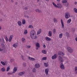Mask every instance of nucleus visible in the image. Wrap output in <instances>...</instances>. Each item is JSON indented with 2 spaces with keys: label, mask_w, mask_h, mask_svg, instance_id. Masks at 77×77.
<instances>
[{
  "label": "nucleus",
  "mask_w": 77,
  "mask_h": 77,
  "mask_svg": "<svg viewBox=\"0 0 77 77\" xmlns=\"http://www.w3.org/2000/svg\"><path fill=\"white\" fill-rule=\"evenodd\" d=\"M57 2H60V0H57Z\"/></svg>",
  "instance_id": "nucleus-60"
},
{
  "label": "nucleus",
  "mask_w": 77,
  "mask_h": 77,
  "mask_svg": "<svg viewBox=\"0 0 77 77\" xmlns=\"http://www.w3.org/2000/svg\"><path fill=\"white\" fill-rule=\"evenodd\" d=\"M62 7V6L61 4H60L59 3H57V8H59V9H61Z\"/></svg>",
  "instance_id": "nucleus-4"
},
{
  "label": "nucleus",
  "mask_w": 77,
  "mask_h": 77,
  "mask_svg": "<svg viewBox=\"0 0 77 77\" xmlns=\"http://www.w3.org/2000/svg\"><path fill=\"white\" fill-rule=\"evenodd\" d=\"M66 36L67 37V38L69 37V33H68V32H66Z\"/></svg>",
  "instance_id": "nucleus-25"
},
{
  "label": "nucleus",
  "mask_w": 77,
  "mask_h": 77,
  "mask_svg": "<svg viewBox=\"0 0 77 77\" xmlns=\"http://www.w3.org/2000/svg\"><path fill=\"white\" fill-rule=\"evenodd\" d=\"M17 71V68L16 67H15L14 69V70L13 73H14Z\"/></svg>",
  "instance_id": "nucleus-15"
},
{
  "label": "nucleus",
  "mask_w": 77,
  "mask_h": 77,
  "mask_svg": "<svg viewBox=\"0 0 77 77\" xmlns=\"http://www.w3.org/2000/svg\"><path fill=\"white\" fill-rule=\"evenodd\" d=\"M58 59L59 61H60V62H63V59H62V57L60 56H59L58 57Z\"/></svg>",
  "instance_id": "nucleus-3"
},
{
  "label": "nucleus",
  "mask_w": 77,
  "mask_h": 77,
  "mask_svg": "<svg viewBox=\"0 0 77 77\" xmlns=\"http://www.w3.org/2000/svg\"><path fill=\"white\" fill-rule=\"evenodd\" d=\"M36 50H38V48L37 47L36 48Z\"/></svg>",
  "instance_id": "nucleus-62"
},
{
  "label": "nucleus",
  "mask_w": 77,
  "mask_h": 77,
  "mask_svg": "<svg viewBox=\"0 0 77 77\" xmlns=\"http://www.w3.org/2000/svg\"><path fill=\"white\" fill-rule=\"evenodd\" d=\"M2 71L3 72H4V71H5V67H3L2 68Z\"/></svg>",
  "instance_id": "nucleus-28"
},
{
  "label": "nucleus",
  "mask_w": 77,
  "mask_h": 77,
  "mask_svg": "<svg viewBox=\"0 0 77 77\" xmlns=\"http://www.w3.org/2000/svg\"><path fill=\"white\" fill-rule=\"evenodd\" d=\"M2 29V27H1V26H0V30H1Z\"/></svg>",
  "instance_id": "nucleus-64"
},
{
  "label": "nucleus",
  "mask_w": 77,
  "mask_h": 77,
  "mask_svg": "<svg viewBox=\"0 0 77 77\" xmlns=\"http://www.w3.org/2000/svg\"><path fill=\"white\" fill-rule=\"evenodd\" d=\"M48 35L49 36H52V32L51 31H49Z\"/></svg>",
  "instance_id": "nucleus-14"
},
{
  "label": "nucleus",
  "mask_w": 77,
  "mask_h": 77,
  "mask_svg": "<svg viewBox=\"0 0 77 77\" xmlns=\"http://www.w3.org/2000/svg\"><path fill=\"white\" fill-rule=\"evenodd\" d=\"M44 64L45 67H47V66H48V63H44Z\"/></svg>",
  "instance_id": "nucleus-23"
},
{
  "label": "nucleus",
  "mask_w": 77,
  "mask_h": 77,
  "mask_svg": "<svg viewBox=\"0 0 77 77\" xmlns=\"http://www.w3.org/2000/svg\"><path fill=\"white\" fill-rule=\"evenodd\" d=\"M11 61H14V59H11Z\"/></svg>",
  "instance_id": "nucleus-56"
},
{
  "label": "nucleus",
  "mask_w": 77,
  "mask_h": 77,
  "mask_svg": "<svg viewBox=\"0 0 77 77\" xmlns=\"http://www.w3.org/2000/svg\"><path fill=\"white\" fill-rule=\"evenodd\" d=\"M65 16L66 18V19H68V18H69L70 17V15H69V14L67 13H66L65 14Z\"/></svg>",
  "instance_id": "nucleus-5"
},
{
  "label": "nucleus",
  "mask_w": 77,
  "mask_h": 77,
  "mask_svg": "<svg viewBox=\"0 0 77 77\" xmlns=\"http://www.w3.org/2000/svg\"><path fill=\"white\" fill-rule=\"evenodd\" d=\"M63 36V34H62V33H61L59 35V37L60 38H62Z\"/></svg>",
  "instance_id": "nucleus-26"
},
{
  "label": "nucleus",
  "mask_w": 77,
  "mask_h": 77,
  "mask_svg": "<svg viewBox=\"0 0 77 77\" xmlns=\"http://www.w3.org/2000/svg\"><path fill=\"white\" fill-rule=\"evenodd\" d=\"M75 74H77V66L75 67Z\"/></svg>",
  "instance_id": "nucleus-27"
},
{
  "label": "nucleus",
  "mask_w": 77,
  "mask_h": 77,
  "mask_svg": "<svg viewBox=\"0 0 77 77\" xmlns=\"http://www.w3.org/2000/svg\"><path fill=\"white\" fill-rule=\"evenodd\" d=\"M13 36H14L12 35H10L9 40V42H11V41H12V38H13Z\"/></svg>",
  "instance_id": "nucleus-11"
},
{
  "label": "nucleus",
  "mask_w": 77,
  "mask_h": 77,
  "mask_svg": "<svg viewBox=\"0 0 77 77\" xmlns=\"http://www.w3.org/2000/svg\"><path fill=\"white\" fill-rule=\"evenodd\" d=\"M26 17L28 18H29V16H26Z\"/></svg>",
  "instance_id": "nucleus-59"
},
{
  "label": "nucleus",
  "mask_w": 77,
  "mask_h": 77,
  "mask_svg": "<svg viewBox=\"0 0 77 77\" xmlns=\"http://www.w3.org/2000/svg\"><path fill=\"white\" fill-rule=\"evenodd\" d=\"M25 74V72H20L19 73V75L21 76V75H23L24 74Z\"/></svg>",
  "instance_id": "nucleus-12"
},
{
  "label": "nucleus",
  "mask_w": 77,
  "mask_h": 77,
  "mask_svg": "<svg viewBox=\"0 0 77 77\" xmlns=\"http://www.w3.org/2000/svg\"><path fill=\"white\" fill-rule=\"evenodd\" d=\"M32 57H28V59L31 60H32Z\"/></svg>",
  "instance_id": "nucleus-45"
},
{
  "label": "nucleus",
  "mask_w": 77,
  "mask_h": 77,
  "mask_svg": "<svg viewBox=\"0 0 77 77\" xmlns=\"http://www.w3.org/2000/svg\"><path fill=\"white\" fill-rule=\"evenodd\" d=\"M2 19H0V22H2Z\"/></svg>",
  "instance_id": "nucleus-54"
},
{
  "label": "nucleus",
  "mask_w": 77,
  "mask_h": 77,
  "mask_svg": "<svg viewBox=\"0 0 77 77\" xmlns=\"http://www.w3.org/2000/svg\"><path fill=\"white\" fill-rule=\"evenodd\" d=\"M13 46L15 48H17L18 46V43H16L15 44H14L13 45Z\"/></svg>",
  "instance_id": "nucleus-17"
},
{
  "label": "nucleus",
  "mask_w": 77,
  "mask_h": 77,
  "mask_svg": "<svg viewBox=\"0 0 77 77\" xmlns=\"http://www.w3.org/2000/svg\"><path fill=\"white\" fill-rule=\"evenodd\" d=\"M29 28H31L32 27V26L30 25L29 26Z\"/></svg>",
  "instance_id": "nucleus-46"
},
{
  "label": "nucleus",
  "mask_w": 77,
  "mask_h": 77,
  "mask_svg": "<svg viewBox=\"0 0 77 77\" xmlns=\"http://www.w3.org/2000/svg\"><path fill=\"white\" fill-rule=\"evenodd\" d=\"M43 47H44V48H45L46 47V46H45V45H43Z\"/></svg>",
  "instance_id": "nucleus-51"
},
{
  "label": "nucleus",
  "mask_w": 77,
  "mask_h": 77,
  "mask_svg": "<svg viewBox=\"0 0 77 77\" xmlns=\"http://www.w3.org/2000/svg\"><path fill=\"white\" fill-rule=\"evenodd\" d=\"M71 19H69V20H67V23H71Z\"/></svg>",
  "instance_id": "nucleus-30"
},
{
  "label": "nucleus",
  "mask_w": 77,
  "mask_h": 77,
  "mask_svg": "<svg viewBox=\"0 0 77 77\" xmlns=\"http://www.w3.org/2000/svg\"><path fill=\"white\" fill-rule=\"evenodd\" d=\"M5 39L6 41V42H8V38L7 37H5Z\"/></svg>",
  "instance_id": "nucleus-35"
},
{
  "label": "nucleus",
  "mask_w": 77,
  "mask_h": 77,
  "mask_svg": "<svg viewBox=\"0 0 77 77\" xmlns=\"http://www.w3.org/2000/svg\"><path fill=\"white\" fill-rule=\"evenodd\" d=\"M32 71L34 72H36V70H35V69H33L32 70Z\"/></svg>",
  "instance_id": "nucleus-42"
},
{
  "label": "nucleus",
  "mask_w": 77,
  "mask_h": 77,
  "mask_svg": "<svg viewBox=\"0 0 77 77\" xmlns=\"http://www.w3.org/2000/svg\"><path fill=\"white\" fill-rule=\"evenodd\" d=\"M3 47H5V45H4V44H3Z\"/></svg>",
  "instance_id": "nucleus-63"
},
{
  "label": "nucleus",
  "mask_w": 77,
  "mask_h": 77,
  "mask_svg": "<svg viewBox=\"0 0 77 77\" xmlns=\"http://www.w3.org/2000/svg\"><path fill=\"white\" fill-rule=\"evenodd\" d=\"M25 10H27V9H28V8L26 7L25 8Z\"/></svg>",
  "instance_id": "nucleus-49"
},
{
  "label": "nucleus",
  "mask_w": 77,
  "mask_h": 77,
  "mask_svg": "<svg viewBox=\"0 0 77 77\" xmlns=\"http://www.w3.org/2000/svg\"><path fill=\"white\" fill-rule=\"evenodd\" d=\"M75 5H76L77 4V2H75L74 3Z\"/></svg>",
  "instance_id": "nucleus-58"
},
{
  "label": "nucleus",
  "mask_w": 77,
  "mask_h": 77,
  "mask_svg": "<svg viewBox=\"0 0 77 77\" xmlns=\"http://www.w3.org/2000/svg\"><path fill=\"white\" fill-rule=\"evenodd\" d=\"M42 32V29H39L38 31L37 32V34L38 35H39V34H40L41 33V32Z\"/></svg>",
  "instance_id": "nucleus-16"
},
{
  "label": "nucleus",
  "mask_w": 77,
  "mask_h": 77,
  "mask_svg": "<svg viewBox=\"0 0 77 77\" xmlns=\"http://www.w3.org/2000/svg\"><path fill=\"white\" fill-rule=\"evenodd\" d=\"M38 12L40 13V12H41V10H38Z\"/></svg>",
  "instance_id": "nucleus-52"
},
{
  "label": "nucleus",
  "mask_w": 77,
  "mask_h": 77,
  "mask_svg": "<svg viewBox=\"0 0 77 77\" xmlns=\"http://www.w3.org/2000/svg\"><path fill=\"white\" fill-rule=\"evenodd\" d=\"M52 4L53 5H54V7H55V8H57V5H56L53 2H52Z\"/></svg>",
  "instance_id": "nucleus-31"
},
{
  "label": "nucleus",
  "mask_w": 77,
  "mask_h": 77,
  "mask_svg": "<svg viewBox=\"0 0 77 77\" xmlns=\"http://www.w3.org/2000/svg\"><path fill=\"white\" fill-rule=\"evenodd\" d=\"M42 52L43 54H47V51L45 50H43L42 51Z\"/></svg>",
  "instance_id": "nucleus-20"
},
{
  "label": "nucleus",
  "mask_w": 77,
  "mask_h": 77,
  "mask_svg": "<svg viewBox=\"0 0 77 77\" xmlns=\"http://www.w3.org/2000/svg\"><path fill=\"white\" fill-rule=\"evenodd\" d=\"M38 11H39V9H36L35 10V11L36 12H38Z\"/></svg>",
  "instance_id": "nucleus-48"
},
{
  "label": "nucleus",
  "mask_w": 77,
  "mask_h": 77,
  "mask_svg": "<svg viewBox=\"0 0 77 77\" xmlns=\"http://www.w3.org/2000/svg\"><path fill=\"white\" fill-rule=\"evenodd\" d=\"M27 33V30H25L24 31V34L25 35H26Z\"/></svg>",
  "instance_id": "nucleus-33"
},
{
  "label": "nucleus",
  "mask_w": 77,
  "mask_h": 77,
  "mask_svg": "<svg viewBox=\"0 0 77 77\" xmlns=\"http://www.w3.org/2000/svg\"><path fill=\"white\" fill-rule=\"evenodd\" d=\"M64 2L65 3H66V2H67V1H65V0L64 1Z\"/></svg>",
  "instance_id": "nucleus-53"
},
{
  "label": "nucleus",
  "mask_w": 77,
  "mask_h": 77,
  "mask_svg": "<svg viewBox=\"0 0 77 77\" xmlns=\"http://www.w3.org/2000/svg\"><path fill=\"white\" fill-rule=\"evenodd\" d=\"M22 39V41H24L25 40V39L24 38H23Z\"/></svg>",
  "instance_id": "nucleus-47"
},
{
  "label": "nucleus",
  "mask_w": 77,
  "mask_h": 77,
  "mask_svg": "<svg viewBox=\"0 0 77 77\" xmlns=\"http://www.w3.org/2000/svg\"><path fill=\"white\" fill-rule=\"evenodd\" d=\"M49 70V69H48V68H46L45 69V72L46 75H48V74Z\"/></svg>",
  "instance_id": "nucleus-8"
},
{
  "label": "nucleus",
  "mask_w": 77,
  "mask_h": 77,
  "mask_svg": "<svg viewBox=\"0 0 77 77\" xmlns=\"http://www.w3.org/2000/svg\"><path fill=\"white\" fill-rule=\"evenodd\" d=\"M35 45L36 47H38V48H39V47H40V44H39V43H37Z\"/></svg>",
  "instance_id": "nucleus-18"
},
{
  "label": "nucleus",
  "mask_w": 77,
  "mask_h": 77,
  "mask_svg": "<svg viewBox=\"0 0 77 77\" xmlns=\"http://www.w3.org/2000/svg\"><path fill=\"white\" fill-rule=\"evenodd\" d=\"M61 54H62V51H60L58 53V55L61 56Z\"/></svg>",
  "instance_id": "nucleus-34"
},
{
  "label": "nucleus",
  "mask_w": 77,
  "mask_h": 77,
  "mask_svg": "<svg viewBox=\"0 0 77 77\" xmlns=\"http://www.w3.org/2000/svg\"><path fill=\"white\" fill-rule=\"evenodd\" d=\"M61 54H62V56H63L65 55V54L64 53L62 52Z\"/></svg>",
  "instance_id": "nucleus-44"
},
{
  "label": "nucleus",
  "mask_w": 77,
  "mask_h": 77,
  "mask_svg": "<svg viewBox=\"0 0 77 77\" xmlns=\"http://www.w3.org/2000/svg\"><path fill=\"white\" fill-rule=\"evenodd\" d=\"M1 63L4 66H5V65H7L6 63H5V62H4L2 61H1Z\"/></svg>",
  "instance_id": "nucleus-19"
},
{
  "label": "nucleus",
  "mask_w": 77,
  "mask_h": 77,
  "mask_svg": "<svg viewBox=\"0 0 77 77\" xmlns=\"http://www.w3.org/2000/svg\"><path fill=\"white\" fill-rule=\"evenodd\" d=\"M3 49L0 48V51H2Z\"/></svg>",
  "instance_id": "nucleus-50"
},
{
  "label": "nucleus",
  "mask_w": 77,
  "mask_h": 77,
  "mask_svg": "<svg viewBox=\"0 0 77 77\" xmlns=\"http://www.w3.org/2000/svg\"><path fill=\"white\" fill-rule=\"evenodd\" d=\"M62 3H64V1H62Z\"/></svg>",
  "instance_id": "nucleus-57"
},
{
  "label": "nucleus",
  "mask_w": 77,
  "mask_h": 77,
  "mask_svg": "<svg viewBox=\"0 0 77 77\" xmlns=\"http://www.w3.org/2000/svg\"><path fill=\"white\" fill-rule=\"evenodd\" d=\"M54 22H56L57 21V19H56V18H54Z\"/></svg>",
  "instance_id": "nucleus-40"
},
{
  "label": "nucleus",
  "mask_w": 77,
  "mask_h": 77,
  "mask_svg": "<svg viewBox=\"0 0 77 77\" xmlns=\"http://www.w3.org/2000/svg\"><path fill=\"white\" fill-rule=\"evenodd\" d=\"M42 60H47V57H43L42 58Z\"/></svg>",
  "instance_id": "nucleus-24"
},
{
  "label": "nucleus",
  "mask_w": 77,
  "mask_h": 77,
  "mask_svg": "<svg viewBox=\"0 0 77 77\" xmlns=\"http://www.w3.org/2000/svg\"><path fill=\"white\" fill-rule=\"evenodd\" d=\"M31 47V46H29V45L27 46L26 48H30Z\"/></svg>",
  "instance_id": "nucleus-38"
},
{
  "label": "nucleus",
  "mask_w": 77,
  "mask_h": 77,
  "mask_svg": "<svg viewBox=\"0 0 77 77\" xmlns=\"http://www.w3.org/2000/svg\"><path fill=\"white\" fill-rule=\"evenodd\" d=\"M7 74L8 75H12V73L8 72Z\"/></svg>",
  "instance_id": "nucleus-37"
},
{
  "label": "nucleus",
  "mask_w": 77,
  "mask_h": 77,
  "mask_svg": "<svg viewBox=\"0 0 77 77\" xmlns=\"http://www.w3.org/2000/svg\"><path fill=\"white\" fill-rule=\"evenodd\" d=\"M69 5V4L68 3H67V5H66V7H67V9H68V5Z\"/></svg>",
  "instance_id": "nucleus-41"
},
{
  "label": "nucleus",
  "mask_w": 77,
  "mask_h": 77,
  "mask_svg": "<svg viewBox=\"0 0 77 77\" xmlns=\"http://www.w3.org/2000/svg\"><path fill=\"white\" fill-rule=\"evenodd\" d=\"M74 11L75 13H77V9L76 8H74Z\"/></svg>",
  "instance_id": "nucleus-32"
},
{
  "label": "nucleus",
  "mask_w": 77,
  "mask_h": 77,
  "mask_svg": "<svg viewBox=\"0 0 77 77\" xmlns=\"http://www.w3.org/2000/svg\"><path fill=\"white\" fill-rule=\"evenodd\" d=\"M31 60H35V59L32 57Z\"/></svg>",
  "instance_id": "nucleus-43"
},
{
  "label": "nucleus",
  "mask_w": 77,
  "mask_h": 77,
  "mask_svg": "<svg viewBox=\"0 0 77 77\" xmlns=\"http://www.w3.org/2000/svg\"><path fill=\"white\" fill-rule=\"evenodd\" d=\"M67 50L68 52H69V53H72L73 52L72 49L70 47H68L67 48Z\"/></svg>",
  "instance_id": "nucleus-2"
},
{
  "label": "nucleus",
  "mask_w": 77,
  "mask_h": 77,
  "mask_svg": "<svg viewBox=\"0 0 77 77\" xmlns=\"http://www.w3.org/2000/svg\"><path fill=\"white\" fill-rule=\"evenodd\" d=\"M40 67V65L39 64L37 63L35 65V68H39Z\"/></svg>",
  "instance_id": "nucleus-7"
},
{
  "label": "nucleus",
  "mask_w": 77,
  "mask_h": 77,
  "mask_svg": "<svg viewBox=\"0 0 77 77\" xmlns=\"http://www.w3.org/2000/svg\"><path fill=\"white\" fill-rule=\"evenodd\" d=\"M22 24H26V20L24 19L22 20Z\"/></svg>",
  "instance_id": "nucleus-21"
},
{
  "label": "nucleus",
  "mask_w": 77,
  "mask_h": 77,
  "mask_svg": "<svg viewBox=\"0 0 77 77\" xmlns=\"http://www.w3.org/2000/svg\"><path fill=\"white\" fill-rule=\"evenodd\" d=\"M23 60H24V58H23V56H21Z\"/></svg>",
  "instance_id": "nucleus-55"
},
{
  "label": "nucleus",
  "mask_w": 77,
  "mask_h": 77,
  "mask_svg": "<svg viewBox=\"0 0 77 77\" xmlns=\"http://www.w3.org/2000/svg\"><path fill=\"white\" fill-rule=\"evenodd\" d=\"M61 23L62 28H64V24H63V20L62 19L61 20Z\"/></svg>",
  "instance_id": "nucleus-13"
},
{
  "label": "nucleus",
  "mask_w": 77,
  "mask_h": 77,
  "mask_svg": "<svg viewBox=\"0 0 77 77\" xmlns=\"http://www.w3.org/2000/svg\"><path fill=\"white\" fill-rule=\"evenodd\" d=\"M9 69H10V66H8L7 68L6 71H9Z\"/></svg>",
  "instance_id": "nucleus-29"
},
{
  "label": "nucleus",
  "mask_w": 77,
  "mask_h": 77,
  "mask_svg": "<svg viewBox=\"0 0 77 77\" xmlns=\"http://www.w3.org/2000/svg\"><path fill=\"white\" fill-rule=\"evenodd\" d=\"M60 68L62 69H65V66H64L63 64L62 63H61L60 64Z\"/></svg>",
  "instance_id": "nucleus-6"
},
{
  "label": "nucleus",
  "mask_w": 77,
  "mask_h": 77,
  "mask_svg": "<svg viewBox=\"0 0 77 77\" xmlns=\"http://www.w3.org/2000/svg\"><path fill=\"white\" fill-rule=\"evenodd\" d=\"M56 58H57V54H55L52 57V59H56Z\"/></svg>",
  "instance_id": "nucleus-9"
},
{
  "label": "nucleus",
  "mask_w": 77,
  "mask_h": 77,
  "mask_svg": "<svg viewBox=\"0 0 77 77\" xmlns=\"http://www.w3.org/2000/svg\"><path fill=\"white\" fill-rule=\"evenodd\" d=\"M46 0V1H47V2H49V1L50 0Z\"/></svg>",
  "instance_id": "nucleus-61"
},
{
  "label": "nucleus",
  "mask_w": 77,
  "mask_h": 77,
  "mask_svg": "<svg viewBox=\"0 0 77 77\" xmlns=\"http://www.w3.org/2000/svg\"><path fill=\"white\" fill-rule=\"evenodd\" d=\"M36 34V32L35 31V30H33L31 31L30 32V36L31 38H32V39H37V36L35 35Z\"/></svg>",
  "instance_id": "nucleus-1"
},
{
  "label": "nucleus",
  "mask_w": 77,
  "mask_h": 77,
  "mask_svg": "<svg viewBox=\"0 0 77 77\" xmlns=\"http://www.w3.org/2000/svg\"><path fill=\"white\" fill-rule=\"evenodd\" d=\"M53 33H56V29H54L53 30Z\"/></svg>",
  "instance_id": "nucleus-36"
},
{
  "label": "nucleus",
  "mask_w": 77,
  "mask_h": 77,
  "mask_svg": "<svg viewBox=\"0 0 77 77\" xmlns=\"http://www.w3.org/2000/svg\"><path fill=\"white\" fill-rule=\"evenodd\" d=\"M23 66H26V64L25 63H23Z\"/></svg>",
  "instance_id": "nucleus-39"
},
{
  "label": "nucleus",
  "mask_w": 77,
  "mask_h": 77,
  "mask_svg": "<svg viewBox=\"0 0 77 77\" xmlns=\"http://www.w3.org/2000/svg\"><path fill=\"white\" fill-rule=\"evenodd\" d=\"M46 40L47 41H50L51 40V38L48 37H45Z\"/></svg>",
  "instance_id": "nucleus-10"
},
{
  "label": "nucleus",
  "mask_w": 77,
  "mask_h": 77,
  "mask_svg": "<svg viewBox=\"0 0 77 77\" xmlns=\"http://www.w3.org/2000/svg\"><path fill=\"white\" fill-rule=\"evenodd\" d=\"M17 23L19 25V26H21V24H22V23H21V22L20 21H19Z\"/></svg>",
  "instance_id": "nucleus-22"
}]
</instances>
